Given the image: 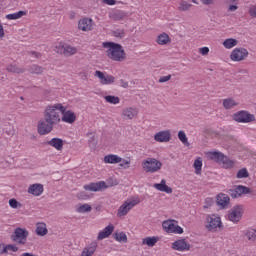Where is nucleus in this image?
<instances>
[{
    "mask_svg": "<svg viewBox=\"0 0 256 256\" xmlns=\"http://www.w3.org/2000/svg\"><path fill=\"white\" fill-rule=\"evenodd\" d=\"M61 113H65L63 104L48 105L44 110V119L38 121L37 131L39 135H49L55 125L61 123Z\"/></svg>",
    "mask_w": 256,
    "mask_h": 256,
    "instance_id": "1",
    "label": "nucleus"
},
{
    "mask_svg": "<svg viewBox=\"0 0 256 256\" xmlns=\"http://www.w3.org/2000/svg\"><path fill=\"white\" fill-rule=\"evenodd\" d=\"M102 47L106 50V55L111 61H117L121 63L127 59V53L123 49V46L115 42H103Z\"/></svg>",
    "mask_w": 256,
    "mask_h": 256,
    "instance_id": "2",
    "label": "nucleus"
},
{
    "mask_svg": "<svg viewBox=\"0 0 256 256\" xmlns=\"http://www.w3.org/2000/svg\"><path fill=\"white\" fill-rule=\"evenodd\" d=\"M208 157H210L212 161H216V163H221L224 169H232L235 165V161L229 159V157L221 152H210Z\"/></svg>",
    "mask_w": 256,
    "mask_h": 256,
    "instance_id": "3",
    "label": "nucleus"
},
{
    "mask_svg": "<svg viewBox=\"0 0 256 256\" xmlns=\"http://www.w3.org/2000/svg\"><path fill=\"white\" fill-rule=\"evenodd\" d=\"M161 167H163V163L155 158H147L142 162V169L145 173H157V171H161Z\"/></svg>",
    "mask_w": 256,
    "mask_h": 256,
    "instance_id": "4",
    "label": "nucleus"
},
{
    "mask_svg": "<svg viewBox=\"0 0 256 256\" xmlns=\"http://www.w3.org/2000/svg\"><path fill=\"white\" fill-rule=\"evenodd\" d=\"M232 119L236 123H254L256 121L255 116L246 110H240L234 113Z\"/></svg>",
    "mask_w": 256,
    "mask_h": 256,
    "instance_id": "5",
    "label": "nucleus"
},
{
    "mask_svg": "<svg viewBox=\"0 0 256 256\" xmlns=\"http://www.w3.org/2000/svg\"><path fill=\"white\" fill-rule=\"evenodd\" d=\"M139 205V199H128L126 200L117 211V217H125L135 207Z\"/></svg>",
    "mask_w": 256,
    "mask_h": 256,
    "instance_id": "6",
    "label": "nucleus"
},
{
    "mask_svg": "<svg viewBox=\"0 0 256 256\" xmlns=\"http://www.w3.org/2000/svg\"><path fill=\"white\" fill-rule=\"evenodd\" d=\"M29 237V231L23 228H16L14 233L11 235L12 241H15L19 245H25L27 243V238Z\"/></svg>",
    "mask_w": 256,
    "mask_h": 256,
    "instance_id": "7",
    "label": "nucleus"
},
{
    "mask_svg": "<svg viewBox=\"0 0 256 256\" xmlns=\"http://www.w3.org/2000/svg\"><path fill=\"white\" fill-rule=\"evenodd\" d=\"M207 224L205 225V228L207 231H215L217 227L221 228L223 227L221 223V217L213 215H207L206 217Z\"/></svg>",
    "mask_w": 256,
    "mask_h": 256,
    "instance_id": "8",
    "label": "nucleus"
},
{
    "mask_svg": "<svg viewBox=\"0 0 256 256\" xmlns=\"http://www.w3.org/2000/svg\"><path fill=\"white\" fill-rule=\"evenodd\" d=\"M249 57V51L243 47L240 48H235L231 54H230V59L231 61H245Z\"/></svg>",
    "mask_w": 256,
    "mask_h": 256,
    "instance_id": "9",
    "label": "nucleus"
},
{
    "mask_svg": "<svg viewBox=\"0 0 256 256\" xmlns=\"http://www.w3.org/2000/svg\"><path fill=\"white\" fill-rule=\"evenodd\" d=\"M242 217H243V206L241 205L234 206L228 214V219L229 221H232V223H239Z\"/></svg>",
    "mask_w": 256,
    "mask_h": 256,
    "instance_id": "10",
    "label": "nucleus"
},
{
    "mask_svg": "<svg viewBox=\"0 0 256 256\" xmlns=\"http://www.w3.org/2000/svg\"><path fill=\"white\" fill-rule=\"evenodd\" d=\"M56 49L58 53L65 57H71L77 53V49L69 44H59Z\"/></svg>",
    "mask_w": 256,
    "mask_h": 256,
    "instance_id": "11",
    "label": "nucleus"
},
{
    "mask_svg": "<svg viewBox=\"0 0 256 256\" xmlns=\"http://www.w3.org/2000/svg\"><path fill=\"white\" fill-rule=\"evenodd\" d=\"M94 75H95V77H98L101 85H111V84L115 83V76H113V75L105 74L99 70H96Z\"/></svg>",
    "mask_w": 256,
    "mask_h": 256,
    "instance_id": "12",
    "label": "nucleus"
},
{
    "mask_svg": "<svg viewBox=\"0 0 256 256\" xmlns=\"http://www.w3.org/2000/svg\"><path fill=\"white\" fill-rule=\"evenodd\" d=\"M107 187L108 186L105 183V181L92 182L90 184L84 185L85 191H93V192L105 191V189H107Z\"/></svg>",
    "mask_w": 256,
    "mask_h": 256,
    "instance_id": "13",
    "label": "nucleus"
},
{
    "mask_svg": "<svg viewBox=\"0 0 256 256\" xmlns=\"http://www.w3.org/2000/svg\"><path fill=\"white\" fill-rule=\"evenodd\" d=\"M78 29L80 31H92L93 29V19L91 18H82L78 22Z\"/></svg>",
    "mask_w": 256,
    "mask_h": 256,
    "instance_id": "14",
    "label": "nucleus"
},
{
    "mask_svg": "<svg viewBox=\"0 0 256 256\" xmlns=\"http://www.w3.org/2000/svg\"><path fill=\"white\" fill-rule=\"evenodd\" d=\"M154 139L158 143H169V141H171V131L169 130L160 131L155 134Z\"/></svg>",
    "mask_w": 256,
    "mask_h": 256,
    "instance_id": "15",
    "label": "nucleus"
},
{
    "mask_svg": "<svg viewBox=\"0 0 256 256\" xmlns=\"http://www.w3.org/2000/svg\"><path fill=\"white\" fill-rule=\"evenodd\" d=\"M231 199L227 194L220 193L216 196V205L221 207V209H227L229 207Z\"/></svg>",
    "mask_w": 256,
    "mask_h": 256,
    "instance_id": "16",
    "label": "nucleus"
},
{
    "mask_svg": "<svg viewBox=\"0 0 256 256\" xmlns=\"http://www.w3.org/2000/svg\"><path fill=\"white\" fill-rule=\"evenodd\" d=\"M172 249H174V251H189L191 244L187 243L185 239L176 240L172 243Z\"/></svg>",
    "mask_w": 256,
    "mask_h": 256,
    "instance_id": "17",
    "label": "nucleus"
},
{
    "mask_svg": "<svg viewBox=\"0 0 256 256\" xmlns=\"http://www.w3.org/2000/svg\"><path fill=\"white\" fill-rule=\"evenodd\" d=\"M97 247H98L97 241L91 242L89 245L84 247L80 256H93V255H95V252L97 251Z\"/></svg>",
    "mask_w": 256,
    "mask_h": 256,
    "instance_id": "18",
    "label": "nucleus"
},
{
    "mask_svg": "<svg viewBox=\"0 0 256 256\" xmlns=\"http://www.w3.org/2000/svg\"><path fill=\"white\" fill-rule=\"evenodd\" d=\"M113 231H115V226H113L112 224H109L102 231L98 233L97 240L103 241V239H107V237H109L113 233Z\"/></svg>",
    "mask_w": 256,
    "mask_h": 256,
    "instance_id": "19",
    "label": "nucleus"
},
{
    "mask_svg": "<svg viewBox=\"0 0 256 256\" xmlns=\"http://www.w3.org/2000/svg\"><path fill=\"white\" fill-rule=\"evenodd\" d=\"M62 113V121L64 123H75V121H77V116L75 115V112L71 111V110H68L67 111V108H65V111L64 112H61Z\"/></svg>",
    "mask_w": 256,
    "mask_h": 256,
    "instance_id": "20",
    "label": "nucleus"
},
{
    "mask_svg": "<svg viewBox=\"0 0 256 256\" xmlns=\"http://www.w3.org/2000/svg\"><path fill=\"white\" fill-rule=\"evenodd\" d=\"M28 193L34 195V197H39L43 194V185L42 184H32L28 188Z\"/></svg>",
    "mask_w": 256,
    "mask_h": 256,
    "instance_id": "21",
    "label": "nucleus"
},
{
    "mask_svg": "<svg viewBox=\"0 0 256 256\" xmlns=\"http://www.w3.org/2000/svg\"><path fill=\"white\" fill-rule=\"evenodd\" d=\"M154 188L157 189V191H162V193H173V189L167 186V181H165V179H162L161 183L154 184Z\"/></svg>",
    "mask_w": 256,
    "mask_h": 256,
    "instance_id": "22",
    "label": "nucleus"
},
{
    "mask_svg": "<svg viewBox=\"0 0 256 256\" xmlns=\"http://www.w3.org/2000/svg\"><path fill=\"white\" fill-rule=\"evenodd\" d=\"M47 145L54 147L57 151H63V139L61 138H52L47 142Z\"/></svg>",
    "mask_w": 256,
    "mask_h": 256,
    "instance_id": "23",
    "label": "nucleus"
},
{
    "mask_svg": "<svg viewBox=\"0 0 256 256\" xmlns=\"http://www.w3.org/2000/svg\"><path fill=\"white\" fill-rule=\"evenodd\" d=\"M49 233V230L47 229V224L43 222H38L36 224V235L39 237H45Z\"/></svg>",
    "mask_w": 256,
    "mask_h": 256,
    "instance_id": "24",
    "label": "nucleus"
},
{
    "mask_svg": "<svg viewBox=\"0 0 256 256\" xmlns=\"http://www.w3.org/2000/svg\"><path fill=\"white\" fill-rule=\"evenodd\" d=\"M109 17L112 21H123L127 17V13L122 10H115L109 14Z\"/></svg>",
    "mask_w": 256,
    "mask_h": 256,
    "instance_id": "25",
    "label": "nucleus"
},
{
    "mask_svg": "<svg viewBox=\"0 0 256 256\" xmlns=\"http://www.w3.org/2000/svg\"><path fill=\"white\" fill-rule=\"evenodd\" d=\"M123 161V158L119 157L115 154H109L104 157V163H109L111 165H115L117 163H121Z\"/></svg>",
    "mask_w": 256,
    "mask_h": 256,
    "instance_id": "26",
    "label": "nucleus"
},
{
    "mask_svg": "<svg viewBox=\"0 0 256 256\" xmlns=\"http://www.w3.org/2000/svg\"><path fill=\"white\" fill-rule=\"evenodd\" d=\"M122 117H124V119H133L134 117H137V109L135 108H125L122 111Z\"/></svg>",
    "mask_w": 256,
    "mask_h": 256,
    "instance_id": "27",
    "label": "nucleus"
},
{
    "mask_svg": "<svg viewBox=\"0 0 256 256\" xmlns=\"http://www.w3.org/2000/svg\"><path fill=\"white\" fill-rule=\"evenodd\" d=\"M159 242V237L152 236V237H146L142 239V245H147V247H155L157 243Z\"/></svg>",
    "mask_w": 256,
    "mask_h": 256,
    "instance_id": "28",
    "label": "nucleus"
},
{
    "mask_svg": "<svg viewBox=\"0 0 256 256\" xmlns=\"http://www.w3.org/2000/svg\"><path fill=\"white\" fill-rule=\"evenodd\" d=\"M162 227L166 233H173L177 225L173 223V220H166L162 223Z\"/></svg>",
    "mask_w": 256,
    "mask_h": 256,
    "instance_id": "29",
    "label": "nucleus"
},
{
    "mask_svg": "<svg viewBox=\"0 0 256 256\" xmlns=\"http://www.w3.org/2000/svg\"><path fill=\"white\" fill-rule=\"evenodd\" d=\"M28 71L31 73V75H42L43 71H45V68L37 64H33L28 67Z\"/></svg>",
    "mask_w": 256,
    "mask_h": 256,
    "instance_id": "30",
    "label": "nucleus"
},
{
    "mask_svg": "<svg viewBox=\"0 0 256 256\" xmlns=\"http://www.w3.org/2000/svg\"><path fill=\"white\" fill-rule=\"evenodd\" d=\"M239 41L235 38H228L226 40H224V42L222 43L223 47H225V49H233V47H237Z\"/></svg>",
    "mask_w": 256,
    "mask_h": 256,
    "instance_id": "31",
    "label": "nucleus"
},
{
    "mask_svg": "<svg viewBox=\"0 0 256 256\" xmlns=\"http://www.w3.org/2000/svg\"><path fill=\"white\" fill-rule=\"evenodd\" d=\"M6 71H8V73H17L19 75L21 73H25V68H20L15 64H10L6 67Z\"/></svg>",
    "mask_w": 256,
    "mask_h": 256,
    "instance_id": "32",
    "label": "nucleus"
},
{
    "mask_svg": "<svg viewBox=\"0 0 256 256\" xmlns=\"http://www.w3.org/2000/svg\"><path fill=\"white\" fill-rule=\"evenodd\" d=\"M238 103L235 102L233 98H227L223 100V107L224 109H233V107H237Z\"/></svg>",
    "mask_w": 256,
    "mask_h": 256,
    "instance_id": "33",
    "label": "nucleus"
},
{
    "mask_svg": "<svg viewBox=\"0 0 256 256\" xmlns=\"http://www.w3.org/2000/svg\"><path fill=\"white\" fill-rule=\"evenodd\" d=\"M235 190H236V193L239 195V197H241V195H249V193H251V188L243 185L237 186Z\"/></svg>",
    "mask_w": 256,
    "mask_h": 256,
    "instance_id": "34",
    "label": "nucleus"
},
{
    "mask_svg": "<svg viewBox=\"0 0 256 256\" xmlns=\"http://www.w3.org/2000/svg\"><path fill=\"white\" fill-rule=\"evenodd\" d=\"M25 15H27V12L19 11V12L13 13V14L6 15V19H8V21H13L16 19H21V17H23Z\"/></svg>",
    "mask_w": 256,
    "mask_h": 256,
    "instance_id": "35",
    "label": "nucleus"
},
{
    "mask_svg": "<svg viewBox=\"0 0 256 256\" xmlns=\"http://www.w3.org/2000/svg\"><path fill=\"white\" fill-rule=\"evenodd\" d=\"M171 39L169 38V35L167 33H162L157 38L158 45H167Z\"/></svg>",
    "mask_w": 256,
    "mask_h": 256,
    "instance_id": "36",
    "label": "nucleus"
},
{
    "mask_svg": "<svg viewBox=\"0 0 256 256\" xmlns=\"http://www.w3.org/2000/svg\"><path fill=\"white\" fill-rule=\"evenodd\" d=\"M113 238L115 241H118V243H127V234H125V232H116L113 234Z\"/></svg>",
    "mask_w": 256,
    "mask_h": 256,
    "instance_id": "37",
    "label": "nucleus"
},
{
    "mask_svg": "<svg viewBox=\"0 0 256 256\" xmlns=\"http://www.w3.org/2000/svg\"><path fill=\"white\" fill-rule=\"evenodd\" d=\"M178 139L183 143V145H186V147H189V139L187 138V134H185V131L180 130L178 132Z\"/></svg>",
    "mask_w": 256,
    "mask_h": 256,
    "instance_id": "38",
    "label": "nucleus"
},
{
    "mask_svg": "<svg viewBox=\"0 0 256 256\" xmlns=\"http://www.w3.org/2000/svg\"><path fill=\"white\" fill-rule=\"evenodd\" d=\"M106 103H110L111 105H117L120 103L121 99L117 96L108 95L104 97Z\"/></svg>",
    "mask_w": 256,
    "mask_h": 256,
    "instance_id": "39",
    "label": "nucleus"
},
{
    "mask_svg": "<svg viewBox=\"0 0 256 256\" xmlns=\"http://www.w3.org/2000/svg\"><path fill=\"white\" fill-rule=\"evenodd\" d=\"M245 237H247L248 241H251L252 243L256 242V230L255 229H249L245 232Z\"/></svg>",
    "mask_w": 256,
    "mask_h": 256,
    "instance_id": "40",
    "label": "nucleus"
},
{
    "mask_svg": "<svg viewBox=\"0 0 256 256\" xmlns=\"http://www.w3.org/2000/svg\"><path fill=\"white\" fill-rule=\"evenodd\" d=\"M202 167H203V160H201V158H197L194 161V169H195L196 175H201V168Z\"/></svg>",
    "mask_w": 256,
    "mask_h": 256,
    "instance_id": "41",
    "label": "nucleus"
},
{
    "mask_svg": "<svg viewBox=\"0 0 256 256\" xmlns=\"http://www.w3.org/2000/svg\"><path fill=\"white\" fill-rule=\"evenodd\" d=\"M112 37H116L117 39H123L125 37L124 29H116L111 32Z\"/></svg>",
    "mask_w": 256,
    "mask_h": 256,
    "instance_id": "42",
    "label": "nucleus"
},
{
    "mask_svg": "<svg viewBox=\"0 0 256 256\" xmlns=\"http://www.w3.org/2000/svg\"><path fill=\"white\" fill-rule=\"evenodd\" d=\"M93 208L91 207V205L89 204H83V205H80L78 208H77V212L78 213H90V211L92 210Z\"/></svg>",
    "mask_w": 256,
    "mask_h": 256,
    "instance_id": "43",
    "label": "nucleus"
},
{
    "mask_svg": "<svg viewBox=\"0 0 256 256\" xmlns=\"http://www.w3.org/2000/svg\"><path fill=\"white\" fill-rule=\"evenodd\" d=\"M237 179H247L249 177V172L247 171V168H242L237 172L236 175Z\"/></svg>",
    "mask_w": 256,
    "mask_h": 256,
    "instance_id": "44",
    "label": "nucleus"
},
{
    "mask_svg": "<svg viewBox=\"0 0 256 256\" xmlns=\"http://www.w3.org/2000/svg\"><path fill=\"white\" fill-rule=\"evenodd\" d=\"M193 5L189 4L187 1L182 0L180 2L179 11H189Z\"/></svg>",
    "mask_w": 256,
    "mask_h": 256,
    "instance_id": "45",
    "label": "nucleus"
},
{
    "mask_svg": "<svg viewBox=\"0 0 256 256\" xmlns=\"http://www.w3.org/2000/svg\"><path fill=\"white\" fill-rule=\"evenodd\" d=\"M8 251H13V253H17V251H19V248L15 245H7L3 248V250L1 251V253H8Z\"/></svg>",
    "mask_w": 256,
    "mask_h": 256,
    "instance_id": "46",
    "label": "nucleus"
},
{
    "mask_svg": "<svg viewBox=\"0 0 256 256\" xmlns=\"http://www.w3.org/2000/svg\"><path fill=\"white\" fill-rule=\"evenodd\" d=\"M9 205L12 209H19L20 207H22V204H20V202L17 201V199L15 198L9 200Z\"/></svg>",
    "mask_w": 256,
    "mask_h": 256,
    "instance_id": "47",
    "label": "nucleus"
},
{
    "mask_svg": "<svg viewBox=\"0 0 256 256\" xmlns=\"http://www.w3.org/2000/svg\"><path fill=\"white\" fill-rule=\"evenodd\" d=\"M77 199H80L81 201H87V199H91V196L87 194V192L82 191L77 194Z\"/></svg>",
    "mask_w": 256,
    "mask_h": 256,
    "instance_id": "48",
    "label": "nucleus"
},
{
    "mask_svg": "<svg viewBox=\"0 0 256 256\" xmlns=\"http://www.w3.org/2000/svg\"><path fill=\"white\" fill-rule=\"evenodd\" d=\"M213 203H215V200H213V198H206L204 209H209V207H212Z\"/></svg>",
    "mask_w": 256,
    "mask_h": 256,
    "instance_id": "49",
    "label": "nucleus"
},
{
    "mask_svg": "<svg viewBox=\"0 0 256 256\" xmlns=\"http://www.w3.org/2000/svg\"><path fill=\"white\" fill-rule=\"evenodd\" d=\"M27 55H30V57H34L35 59H41L42 57L41 53L36 51H28Z\"/></svg>",
    "mask_w": 256,
    "mask_h": 256,
    "instance_id": "50",
    "label": "nucleus"
},
{
    "mask_svg": "<svg viewBox=\"0 0 256 256\" xmlns=\"http://www.w3.org/2000/svg\"><path fill=\"white\" fill-rule=\"evenodd\" d=\"M129 165H131V161L122 159L119 166L123 167V169H129Z\"/></svg>",
    "mask_w": 256,
    "mask_h": 256,
    "instance_id": "51",
    "label": "nucleus"
},
{
    "mask_svg": "<svg viewBox=\"0 0 256 256\" xmlns=\"http://www.w3.org/2000/svg\"><path fill=\"white\" fill-rule=\"evenodd\" d=\"M248 13L250 17H253L256 19V5H253L249 8Z\"/></svg>",
    "mask_w": 256,
    "mask_h": 256,
    "instance_id": "52",
    "label": "nucleus"
},
{
    "mask_svg": "<svg viewBox=\"0 0 256 256\" xmlns=\"http://www.w3.org/2000/svg\"><path fill=\"white\" fill-rule=\"evenodd\" d=\"M167 81H171V74L167 76H161L158 80V83H167Z\"/></svg>",
    "mask_w": 256,
    "mask_h": 256,
    "instance_id": "53",
    "label": "nucleus"
},
{
    "mask_svg": "<svg viewBox=\"0 0 256 256\" xmlns=\"http://www.w3.org/2000/svg\"><path fill=\"white\" fill-rule=\"evenodd\" d=\"M172 233H175L176 235H183V228H181V226L177 225L175 230Z\"/></svg>",
    "mask_w": 256,
    "mask_h": 256,
    "instance_id": "54",
    "label": "nucleus"
},
{
    "mask_svg": "<svg viewBox=\"0 0 256 256\" xmlns=\"http://www.w3.org/2000/svg\"><path fill=\"white\" fill-rule=\"evenodd\" d=\"M199 53H201V55H209V47L200 48Z\"/></svg>",
    "mask_w": 256,
    "mask_h": 256,
    "instance_id": "55",
    "label": "nucleus"
},
{
    "mask_svg": "<svg viewBox=\"0 0 256 256\" xmlns=\"http://www.w3.org/2000/svg\"><path fill=\"white\" fill-rule=\"evenodd\" d=\"M230 195L232 199H237V197H240L236 189L230 190Z\"/></svg>",
    "mask_w": 256,
    "mask_h": 256,
    "instance_id": "56",
    "label": "nucleus"
},
{
    "mask_svg": "<svg viewBox=\"0 0 256 256\" xmlns=\"http://www.w3.org/2000/svg\"><path fill=\"white\" fill-rule=\"evenodd\" d=\"M105 5H116L117 1L116 0H102Z\"/></svg>",
    "mask_w": 256,
    "mask_h": 256,
    "instance_id": "57",
    "label": "nucleus"
},
{
    "mask_svg": "<svg viewBox=\"0 0 256 256\" xmlns=\"http://www.w3.org/2000/svg\"><path fill=\"white\" fill-rule=\"evenodd\" d=\"M120 85H121V87H123L124 89H127V87H129V82H127V81L121 79V80H120Z\"/></svg>",
    "mask_w": 256,
    "mask_h": 256,
    "instance_id": "58",
    "label": "nucleus"
},
{
    "mask_svg": "<svg viewBox=\"0 0 256 256\" xmlns=\"http://www.w3.org/2000/svg\"><path fill=\"white\" fill-rule=\"evenodd\" d=\"M5 37V30H3V25L0 24V39H3Z\"/></svg>",
    "mask_w": 256,
    "mask_h": 256,
    "instance_id": "59",
    "label": "nucleus"
},
{
    "mask_svg": "<svg viewBox=\"0 0 256 256\" xmlns=\"http://www.w3.org/2000/svg\"><path fill=\"white\" fill-rule=\"evenodd\" d=\"M237 9H239V7L237 5H230L228 8V11H237Z\"/></svg>",
    "mask_w": 256,
    "mask_h": 256,
    "instance_id": "60",
    "label": "nucleus"
},
{
    "mask_svg": "<svg viewBox=\"0 0 256 256\" xmlns=\"http://www.w3.org/2000/svg\"><path fill=\"white\" fill-rule=\"evenodd\" d=\"M203 5H211L213 3V0H201Z\"/></svg>",
    "mask_w": 256,
    "mask_h": 256,
    "instance_id": "61",
    "label": "nucleus"
},
{
    "mask_svg": "<svg viewBox=\"0 0 256 256\" xmlns=\"http://www.w3.org/2000/svg\"><path fill=\"white\" fill-rule=\"evenodd\" d=\"M21 256H35L34 254H31L29 252L23 253Z\"/></svg>",
    "mask_w": 256,
    "mask_h": 256,
    "instance_id": "62",
    "label": "nucleus"
},
{
    "mask_svg": "<svg viewBox=\"0 0 256 256\" xmlns=\"http://www.w3.org/2000/svg\"><path fill=\"white\" fill-rule=\"evenodd\" d=\"M20 99L23 101V99H24L23 96H21Z\"/></svg>",
    "mask_w": 256,
    "mask_h": 256,
    "instance_id": "63",
    "label": "nucleus"
},
{
    "mask_svg": "<svg viewBox=\"0 0 256 256\" xmlns=\"http://www.w3.org/2000/svg\"><path fill=\"white\" fill-rule=\"evenodd\" d=\"M193 1V3H197V1H195V0H192Z\"/></svg>",
    "mask_w": 256,
    "mask_h": 256,
    "instance_id": "64",
    "label": "nucleus"
}]
</instances>
